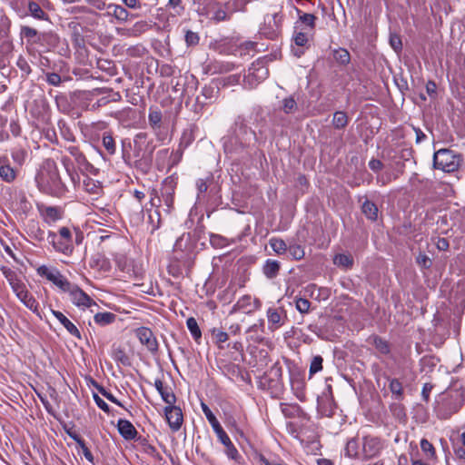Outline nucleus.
<instances>
[{
  "label": "nucleus",
  "mask_w": 465,
  "mask_h": 465,
  "mask_svg": "<svg viewBox=\"0 0 465 465\" xmlns=\"http://www.w3.org/2000/svg\"><path fill=\"white\" fill-rule=\"evenodd\" d=\"M384 448L383 439L368 434L361 438L348 440L343 451L347 458L365 460L379 457Z\"/></svg>",
  "instance_id": "obj_1"
},
{
  "label": "nucleus",
  "mask_w": 465,
  "mask_h": 465,
  "mask_svg": "<svg viewBox=\"0 0 465 465\" xmlns=\"http://www.w3.org/2000/svg\"><path fill=\"white\" fill-rule=\"evenodd\" d=\"M255 141V132L245 124L243 118L239 116L235 121V130L233 134L223 137V144L224 152L232 154L250 146Z\"/></svg>",
  "instance_id": "obj_2"
},
{
  "label": "nucleus",
  "mask_w": 465,
  "mask_h": 465,
  "mask_svg": "<svg viewBox=\"0 0 465 465\" xmlns=\"http://www.w3.org/2000/svg\"><path fill=\"white\" fill-rule=\"evenodd\" d=\"M35 182L39 190L45 193L60 197L65 193V186L53 163L48 162L41 167L35 176Z\"/></svg>",
  "instance_id": "obj_3"
},
{
  "label": "nucleus",
  "mask_w": 465,
  "mask_h": 465,
  "mask_svg": "<svg viewBox=\"0 0 465 465\" xmlns=\"http://www.w3.org/2000/svg\"><path fill=\"white\" fill-rule=\"evenodd\" d=\"M47 240L55 252L70 256L74 252L73 231L63 226L57 232L49 231Z\"/></svg>",
  "instance_id": "obj_4"
},
{
  "label": "nucleus",
  "mask_w": 465,
  "mask_h": 465,
  "mask_svg": "<svg viewBox=\"0 0 465 465\" xmlns=\"http://www.w3.org/2000/svg\"><path fill=\"white\" fill-rule=\"evenodd\" d=\"M460 162V155L450 149H440L433 155V164L435 168L446 173L456 171Z\"/></svg>",
  "instance_id": "obj_5"
},
{
  "label": "nucleus",
  "mask_w": 465,
  "mask_h": 465,
  "mask_svg": "<svg viewBox=\"0 0 465 465\" xmlns=\"http://www.w3.org/2000/svg\"><path fill=\"white\" fill-rule=\"evenodd\" d=\"M269 75V70L262 61H256L252 64L243 77L245 88H255L260 83L264 81Z\"/></svg>",
  "instance_id": "obj_6"
},
{
  "label": "nucleus",
  "mask_w": 465,
  "mask_h": 465,
  "mask_svg": "<svg viewBox=\"0 0 465 465\" xmlns=\"http://www.w3.org/2000/svg\"><path fill=\"white\" fill-rule=\"evenodd\" d=\"M37 274L41 277L45 278L47 281L53 282L60 291L66 292L70 286L73 284L70 282L61 272L54 267H48L46 265H41L37 268Z\"/></svg>",
  "instance_id": "obj_7"
},
{
  "label": "nucleus",
  "mask_w": 465,
  "mask_h": 465,
  "mask_svg": "<svg viewBox=\"0 0 465 465\" xmlns=\"http://www.w3.org/2000/svg\"><path fill=\"white\" fill-rule=\"evenodd\" d=\"M282 15L280 13L267 14L260 27V34L269 39L275 38L282 25Z\"/></svg>",
  "instance_id": "obj_8"
},
{
  "label": "nucleus",
  "mask_w": 465,
  "mask_h": 465,
  "mask_svg": "<svg viewBox=\"0 0 465 465\" xmlns=\"http://www.w3.org/2000/svg\"><path fill=\"white\" fill-rule=\"evenodd\" d=\"M66 293L69 294L71 302L79 308H89L95 304L91 297L82 289H80L76 284L73 283L69 290L66 291Z\"/></svg>",
  "instance_id": "obj_9"
},
{
  "label": "nucleus",
  "mask_w": 465,
  "mask_h": 465,
  "mask_svg": "<svg viewBox=\"0 0 465 465\" xmlns=\"http://www.w3.org/2000/svg\"><path fill=\"white\" fill-rule=\"evenodd\" d=\"M40 216L45 223L53 225L63 218L64 211L58 206H48L44 203L37 204Z\"/></svg>",
  "instance_id": "obj_10"
},
{
  "label": "nucleus",
  "mask_w": 465,
  "mask_h": 465,
  "mask_svg": "<svg viewBox=\"0 0 465 465\" xmlns=\"http://www.w3.org/2000/svg\"><path fill=\"white\" fill-rule=\"evenodd\" d=\"M135 335L140 341V342L146 346L148 351L151 352H155L158 351V342L153 335V331L146 327H140L136 329Z\"/></svg>",
  "instance_id": "obj_11"
},
{
  "label": "nucleus",
  "mask_w": 465,
  "mask_h": 465,
  "mask_svg": "<svg viewBox=\"0 0 465 465\" xmlns=\"http://www.w3.org/2000/svg\"><path fill=\"white\" fill-rule=\"evenodd\" d=\"M164 413L171 430L173 431L179 430L183 420L182 410L179 407L169 404V406L165 407Z\"/></svg>",
  "instance_id": "obj_12"
},
{
  "label": "nucleus",
  "mask_w": 465,
  "mask_h": 465,
  "mask_svg": "<svg viewBox=\"0 0 465 465\" xmlns=\"http://www.w3.org/2000/svg\"><path fill=\"white\" fill-rule=\"evenodd\" d=\"M260 308L261 302L259 300L255 299L252 301V297L250 295H244L241 297L233 305L232 312L242 311L244 313H251L255 310H259Z\"/></svg>",
  "instance_id": "obj_13"
},
{
  "label": "nucleus",
  "mask_w": 465,
  "mask_h": 465,
  "mask_svg": "<svg viewBox=\"0 0 465 465\" xmlns=\"http://www.w3.org/2000/svg\"><path fill=\"white\" fill-rule=\"evenodd\" d=\"M162 120L163 115L161 111L151 107L149 109L148 122L158 140H163V134L162 133Z\"/></svg>",
  "instance_id": "obj_14"
},
{
  "label": "nucleus",
  "mask_w": 465,
  "mask_h": 465,
  "mask_svg": "<svg viewBox=\"0 0 465 465\" xmlns=\"http://www.w3.org/2000/svg\"><path fill=\"white\" fill-rule=\"evenodd\" d=\"M217 438L222 442V444L225 447V453L227 457L231 460L237 461L240 459V454L237 449L232 444L231 439L227 435V433L223 429L222 430L216 433Z\"/></svg>",
  "instance_id": "obj_15"
},
{
  "label": "nucleus",
  "mask_w": 465,
  "mask_h": 465,
  "mask_svg": "<svg viewBox=\"0 0 465 465\" xmlns=\"http://www.w3.org/2000/svg\"><path fill=\"white\" fill-rule=\"evenodd\" d=\"M2 272L15 294L25 289V283H23L21 280L18 279L15 271L10 268L3 267Z\"/></svg>",
  "instance_id": "obj_16"
},
{
  "label": "nucleus",
  "mask_w": 465,
  "mask_h": 465,
  "mask_svg": "<svg viewBox=\"0 0 465 465\" xmlns=\"http://www.w3.org/2000/svg\"><path fill=\"white\" fill-rule=\"evenodd\" d=\"M15 295L26 308H28L30 311L35 313L38 317L42 318L40 312L38 310L39 304L37 301L28 292L26 288Z\"/></svg>",
  "instance_id": "obj_17"
},
{
  "label": "nucleus",
  "mask_w": 465,
  "mask_h": 465,
  "mask_svg": "<svg viewBox=\"0 0 465 465\" xmlns=\"http://www.w3.org/2000/svg\"><path fill=\"white\" fill-rule=\"evenodd\" d=\"M118 431L127 440H134L137 435L134 426L127 420L120 419L117 422Z\"/></svg>",
  "instance_id": "obj_18"
},
{
  "label": "nucleus",
  "mask_w": 465,
  "mask_h": 465,
  "mask_svg": "<svg viewBox=\"0 0 465 465\" xmlns=\"http://www.w3.org/2000/svg\"><path fill=\"white\" fill-rule=\"evenodd\" d=\"M51 312L71 335L78 339H81V334L77 327L69 319H67L61 312L51 309Z\"/></svg>",
  "instance_id": "obj_19"
},
{
  "label": "nucleus",
  "mask_w": 465,
  "mask_h": 465,
  "mask_svg": "<svg viewBox=\"0 0 465 465\" xmlns=\"http://www.w3.org/2000/svg\"><path fill=\"white\" fill-rule=\"evenodd\" d=\"M28 15L37 20L47 21L48 15L43 10L40 5L35 1H28L26 3Z\"/></svg>",
  "instance_id": "obj_20"
},
{
  "label": "nucleus",
  "mask_w": 465,
  "mask_h": 465,
  "mask_svg": "<svg viewBox=\"0 0 465 465\" xmlns=\"http://www.w3.org/2000/svg\"><path fill=\"white\" fill-rule=\"evenodd\" d=\"M154 387L157 391L160 393L163 401L167 404H173L175 401V395L172 392V391L163 386V382L160 379H156L154 381Z\"/></svg>",
  "instance_id": "obj_21"
},
{
  "label": "nucleus",
  "mask_w": 465,
  "mask_h": 465,
  "mask_svg": "<svg viewBox=\"0 0 465 465\" xmlns=\"http://www.w3.org/2000/svg\"><path fill=\"white\" fill-rule=\"evenodd\" d=\"M26 233L31 239L36 242H43L45 240V231L42 230L38 223L35 221H30L27 223Z\"/></svg>",
  "instance_id": "obj_22"
},
{
  "label": "nucleus",
  "mask_w": 465,
  "mask_h": 465,
  "mask_svg": "<svg viewBox=\"0 0 465 465\" xmlns=\"http://www.w3.org/2000/svg\"><path fill=\"white\" fill-rule=\"evenodd\" d=\"M161 201H163L166 206L165 213H170L173 205V192H163L162 198H157V203L155 202V198H151V205L158 208L159 203H161Z\"/></svg>",
  "instance_id": "obj_23"
},
{
  "label": "nucleus",
  "mask_w": 465,
  "mask_h": 465,
  "mask_svg": "<svg viewBox=\"0 0 465 465\" xmlns=\"http://www.w3.org/2000/svg\"><path fill=\"white\" fill-rule=\"evenodd\" d=\"M107 14L114 16L120 22H126L129 17L128 11L124 7L118 5H109L107 6Z\"/></svg>",
  "instance_id": "obj_24"
},
{
  "label": "nucleus",
  "mask_w": 465,
  "mask_h": 465,
  "mask_svg": "<svg viewBox=\"0 0 465 465\" xmlns=\"http://www.w3.org/2000/svg\"><path fill=\"white\" fill-rule=\"evenodd\" d=\"M263 331V320L261 321L259 324L255 323L250 326L246 332L249 333L248 339L252 341L253 342L260 343L262 341L263 338L262 336V332Z\"/></svg>",
  "instance_id": "obj_25"
},
{
  "label": "nucleus",
  "mask_w": 465,
  "mask_h": 465,
  "mask_svg": "<svg viewBox=\"0 0 465 465\" xmlns=\"http://www.w3.org/2000/svg\"><path fill=\"white\" fill-rule=\"evenodd\" d=\"M201 406H202L203 412L204 413L207 420L211 424L215 434L218 431L222 430H223L222 425L220 424V422L218 421V420L216 419V417L213 413V411L210 410V408L203 402H202Z\"/></svg>",
  "instance_id": "obj_26"
},
{
  "label": "nucleus",
  "mask_w": 465,
  "mask_h": 465,
  "mask_svg": "<svg viewBox=\"0 0 465 465\" xmlns=\"http://www.w3.org/2000/svg\"><path fill=\"white\" fill-rule=\"evenodd\" d=\"M306 28H300L299 24H295L293 40L296 45L302 47L308 42V33Z\"/></svg>",
  "instance_id": "obj_27"
},
{
  "label": "nucleus",
  "mask_w": 465,
  "mask_h": 465,
  "mask_svg": "<svg viewBox=\"0 0 465 465\" xmlns=\"http://www.w3.org/2000/svg\"><path fill=\"white\" fill-rule=\"evenodd\" d=\"M361 211L364 215L371 221H376L378 218V207L375 203L369 200L362 203Z\"/></svg>",
  "instance_id": "obj_28"
},
{
  "label": "nucleus",
  "mask_w": 465,
  "mask_h": 465,
  "mask_svg": "<svg viewBox=\"0 0 465 465\" xmlns=\"http://www.w3.org/2000/svg\"><path fill=\"white\" fill-rule=\"evenodd\" d=\"M116 319V315L112 312H98L94 316V321L95 323L105 326L112 322H114Z\"/></svg>",
  "instance_id": "obj_29"
},
{
  "label": "nucleus",
  "mask_w": 465,
  "mask_h": 465,
  "mask_svg": "<svg viewBox=\"0 0 465 465\" xmlns=\"http://www.w3.org/2000/svg\"><path fill=\"white\" fill-rule=\"evenodd\" d=\"M212 336L214 342L220 349H224L223 343L229 339V334L221 329L213 328L212 331Z\"/></svg>",
  "instance_id": "obj_30"
},
{
  "label": "nucleus",
  "mask_w": 465,
  "mask_h": 465,
  "mask_svg": "<svg viewBox=\"0 0 465 465\" xmlns=\"http://www.w3.org/2000/svg\"><path fill=\"white\" fill-rule=\"evenodd\" d=\"M315 19L316 17L312 14H303L296 24L300 25V28H306V30L312 31L315 25Z\"/></svg>",
  "instance_id": "obj_31"
},
{
  "label": "nucleus",
  "mask_w": 465,
  "mask_h": 465,
  "mask_svg": "<svg viewBox=\"0 0 465 465\" xmlns=\"http://www.w3.org/2000/svg\"><path fill=\"white\" fill-rule=\"evenodd\" d=\"M0 177L6 183H12L16 177V172L8 164L0 166Z\"/></svg>",
  "instance_id": "obj_32"
},
{
  "label": "nucleus",
  "mask_w": 465,
  "mask_h": 465,
  "mask_svg": "<svg viewBox=\"0 0 465 465\" xmlns=\"http://www.w3.org/2000/svg\"><path fill=\"white\" fill-rule=\"evenodd\" d=\"M150 25L145 21L136 22L130 29H128V35L130 36H138L148 31Z\"/></svg>",
  "instance_id": "obj_33"
},
{
  "label": "nucleus",
  "mask_w": 465,
  "mask_h": 465,
  "mask_svg": "<svg viewBox=\"0 0 465 465\" xmlns=\"http://www.w3.org/2000/svg\"><path fill=\"white\" fill-rule=\"evenodd\" d=\"M332 124L335 129H343L348 124V116L342 111H337L333 114Z\"/></svg>",
  "instance_id": "obj_34"
},
{
  "label": "nucleus",
  "mask_w": 465,
  "mask_h": 465,
  "mask_svg": "<svg viewBox=\"0 0 465 465\" xmlns=\"http://www.w3.org/2000/svg\"><path fill=\"white\" fill-rule=\"evenodd\" d=\"M68 151L79 165L85 166L86 169L88 167H92L91 164L87 162L85 156L83 154L82 152H80V150L77 147L70 146L68 148Z\"/></svg>",
  "instance_id": "obj_35"
},
{
  "label": "nucleus",
  "mask_w": 465,
  "mask_h": 465,
  "mask_svg": "<svg viewBox=\"0 0 465 465\" xmlns=\"http://www.w3.org/2000/svg\"><path fill=\"white\" fill-rule=\"evenodd\" d=\"M186 325L193 338L196 341H198L202 337V331L198 326L196 320L193 317L188 318L186 321Z\"/></svg>",
  "instance_id": "obj_36"
},
{
  "label": "nucleus",
  "mask_w": 465,
  "mask_h": 465,
  "mask_svg": "<svg viewBox=\"0 0 465 465\" xmlns=\"http://www.w3.org/2000/svg\"><path fill=\"white\" fill-rule=\"evenodd\" d=\"M353 260L351 255L337 254L333 258V263L339 267L350 268L352 265Z\"/></svg>",
  "instance_id": "obj_37"
},
{
  "label": "nucleus",
  "mask_w": 465,
  "mask_h": 465,
  "mask_svg": "<svg viewBox=\"0 0 465 465\" xmlns=\"http://www.w3.org/2000/svg\"><path fill=\"white\" fill-rule=\"evenodd\" d=\"M281 108L285 114H292L297 110L298 105L292 96H288L282 101Z\"/></svg>",
  "instance_id": "obj_38"
},
{
  "label": "nucleus",
  "mask_w": 465,
  "mask_h": 465,
  "mask_svg": "<svg viewBox=\"0 0 465 465\" xmlns=\"http://www.w3.org/2000/svg\"><path fill=\"white\" fill-rule=\"evenodd\" d=\"M279 263L275 261L268 260L263 267L264 274L269 277H274L279 271Z\"/></svg>",
  "instance_id": "obj_39"
},
{
  "label": "nucleus",
  "mask_w": 465,
  "mask_h": 465,
  "mask_svg": "<svg viewBox=\"0 0 465 465\" xmlns=\"http://www.w3.org/2000/svg\"><path fill=\"white\" fill-rule=\"evenodd\" d=\"M373 344L376 350L381 354H389L391 351L390 345L387 341L380 337H374Z\"/></svg>",
  "instance_id": "obj_40"
},
{
  "label": "nucleus",
  "mask_w": 465,
  "mask_h": 465,
  "mask_svg": "<svg viewBox=\"0 0 465 465\" xmlns=\"http://www.w3.org/2000/svg\"><path fill=\"white\" fill-rule=\"evenodd\" d=\"M103 145L106 149L109 154L113 155L115 153L116 146L113 136L109 134H104L103 135Z\"/></svg>",
  "instance_id": "obj_41"
},
{
  "label": "nucleus",
  "mask_w": 465,
  "mask_h": 465,
  "mask_svg": "<svg viewBox=\"0 0 465 465\" xmlns=\"http://www.w3.org/2000/svg\"><path fill=\"white\" fill-rule=\"evenodd\" d=\"M270 245L272 248V250L278 254L286 252L288 249L285 242L278 238H272L270 240Z\"/></svg>",
  "instance_id": "obj_42"
},
{
  "label": "nucleus",
  "mask_w": 465,
  "mask_h": 465,
  "mask_svg": "<svg viewBox=\"0 0 465 465\" xmlns=\"http://www.w3.org/2000/svg\"><path fill=\"white\" fill-rule=\"evenodd\" d=\"M334 58L341 64H347L351 60L350 53L343 48H340L334 52Z\"/></svg>",
  "instance_id": "obj_43"
},
{
  "label": "nucleus",
  "mask_w": 465,
  "mask_h": 465,
  "mask_svg": "<svg viewBox=\"0 0 465 465\" xmlns=\"http://www.w3.org/2000/svg\"><path fill=\"white\" fill-rule=\"evenodd\" d=\"M288 253L295 260H301L304 257V250L299 244H292L287 249Z\"/></svg>",
  "instance_id": "obj_44"
},
{
  "label": "nucleus",
  "mask_w": 465,
  "mask_h": 465,
  "mask_svg": "<svg viewBox=\"0 0 465 465\" xmlns=\"http://www.w3.org/2000/svg\"><path fill=\"white\" fill-rule=\"evenodd\" d=\"M210 242L213 247L223 248L229 245V241L218 234H212L210 237Z\"/></svg>",
  "instance_id": "obj_45"
},
{
  "label": "nucleus",
  "mask_w": 465,
  "mask_h": 465,
  "mask_svg": "<svg viewBox=\"0 0 465 465\" xmlns=\"http://www.w3.org/2000/svg\"><path fill=\"white\" fill-rule=\"evenodd\" d=\"M322 358L320 355L314 356L311 361L310 365V375H313L322 369Z\"/></svg>",
  "instance_id": "obj_46"
},
{
  "label": "nucleus",
  "mask_w": 465,
  "mask_h": 465,
  "mask_svg": "<svg viewBox=\"0 0 465 465\" xmlns=\"http://www.w3.org/2000/svg\"><path fill=\"white\" fill-rule=\"evenodd\" d=\"M267 318L270 323L279 325L282 320L280 312L273 308H269L267 311Z\"/></svg>",
  "instance_id": "obj_47"
},
{
  "label": "nucleus",
  "mask_w": 465,
  "mask_h": 465,
  "mask_svg": "<svg viewBox=\"0 0 465 465\" xmlns=\"http://www.w3.org/2000/svg\"><path fill=\"white\" fill-rule=\"evenodd\" d=\"M420 448L421 450L428 455V457L432 458L435 455V449L433 445L426 439H422L420 440Z\"/></svg>",
  "instance_id": "obj_48"
},
{
  "label": "nucleus",
  "mask_w": 465,
  "mask_h": 465,
  "mask_svg": "<svg viewBox=\"0 0 465 465\" xmlns=\"http://www.w3.org/2000/svg\"><path fill=\"white\" fill-rule=\"evenodd\" d=\"M390 391L396 398H400L402 395V385L397 379H392L390 382Z\"/></svg>",
  "instance_id": "obj_49"
},
{
  "label": "nucleus",
  "mask_w": 465,
  "mask_h": 465,
  "mask_svg": "<svg viewBox=\"0 0 465 465\" xmlns=\"http://www.w3.org/2000/svg\"><path fill=\"white\" fill-rule=\"evenodd\" d=\"M398 179V174H391L390 173H384L377 176V183L381 185H386L392 180Z\"/></svg>",
  "instance_id": "obj_50"
},
{
  "label": "nucleus",
  "mask_w": 465,
  "mask_h": 465,
  "mask_svg": "<svg viewBox=\"0 0 465 465\" xmlns=\"http://www.w3.org/2000/svg\"><path fill=\"white\" fill-rule=\"evenodd\" d=\"M84 186L85 191L91 193H98L100 190V187L96 184V183L90 178L84 180Z\"/></svg>",
  "instance_id": "obj_51"
},
{
  "label": "nucleus",
  "mask_w": 465,
  "mask_h": 465,
  "mask_svg": "<svg viewBox=\"0 0 465 465\" xmlns=\"http://www.w3.org/2000/svg\"><path fill=\"white\" fill-rule=\"evenodd\" d=\"M311 303L307 299L300 298L296 301V309L301 313H306L310 310Z\"/></svg>",
  "instance_id": "obj_52"
},
{
  "label": "nucleus",
  "mask_w": 465,
  "mask_h": 465,
  "mask_svg": "<svg viewBox=\"0 0 465 465\" xmlns=\"http://www.w3.org/2000/svg\"><path fill=\"white\" fill-rule=\"evenodd\" d=\"M38 32L36 29L24 25L21 27V35L23 37L26 39H34L37 35Z\"/></svg>",
  "instance_id": "obj_53"
},
{
  "label": "nucleus",
  "mask_w": 465,
  "mask_h": 465,
  "mask_svg": "<svg viewBox=\"0 0 465 465\" xmlns=\"http://www.w3.org/2000/svg\"><path fill=\"white\" fill-rule=\"evenodd\" d=\"M78 443L79 445L81 446L82 450H83V453H84V456L85 457V459L89 461H93L94 460V457H93V454L91 453V451L89 450V449L85 446L84 440H82L81 439H78L77 437L75 436H72Z\"/></svg>",
  "instance_id": "obj_54"
},
{
  "label": "nucleus",
  "mask_w": 465,
  "mask_h": 465,
  "mask_svg": "<svg viewBox=\"0 0 465 465\" xmlns=\"http://www.w3.org/2000/svg\"><path fill=\"white\" fill-rule=\"evenodd\" d=\"M46 82L54 86H58L61 84V76L56 73H47Z\"/></svg>",
  "instance_id": "obj_55"
},
{
  "label": "nucleus",
  "mask_w": 465,
  "mask_h": 465,
  "mask_svg": "<svg viewBox=\"0 0 465 465\" xmlns=\"http://www.w3.org/2000/svg\"><path fill=\"white\" fill-rule=\"evenodd\" d=\"M390 44L394 51L399 52L401 50L402 43L401 38L396 35H391L390 36Z\"/></svg>",
  "instance_id": "obj_56"
},
{
  "label": "nucleus",
  "mask_w": 465,
  "mask_h": 465,
  "mask_svg": "<svg viewBox=\"0 0 465 465\" xmlns=\"http://www.w3.org/2000/svg\"><path fill=\"white\" fill-rule=\"evenodd\" d=\"M99 392L104 397H105L108 401H110L111 402H113L120 407H124L123 404L111 392L107 391L103 387L99 388Z\"/></svg>",
  "instance_id": "obj_57"
},
{
  "label": "nucleus",
  "mask_w": 465,
  "mask_h": 465,
  "mask_svg": "<svg viewBox=\"0 0 465 465\" xmlns=\"http://www.w3.org/2000/svg\"><path fill=\"white\" fill-rule=\"evenodd\" d=\"M94 398V402L96 403V405L101 409L103 410L104 412L106 413H110V408H109V405L102 399L100 398L97 394H94L93 396Z\"/></svg>",
  "instance_id": "obj_58"
},
{
  "label": "nucleus",
  "mask_w": 465,
  "mask_h": 465,
  "mask_svg": "<svg viewBox=\"0 0 465 465\" xmlns=\"http://www.w3.org/2000/svg\"><path fill=\"white\" fill-rule=\"evenodd\" d=\"M185 41L189 45H194L199 42V36L196 33L188 31L185 35Z\"/></svg>",
  "instance_id": "obj_59"
},
{
  "label": "nucleus",
  "mask_w": 465,
  "mask_h": 465,
  "mask_svg": "<svg viewBox=\"0 0 465 465\" xmlns=\"http://www.w3.org/2000/svg\"><path fill=\"white\" fill-rule=\"evenodd\" d=\"M26 156V153L24 150L18 149L12 153L13 159L18 163H22Z\"/></svg>",
  "instance_id": "obj_60"
},
{
  "label": "nucleus",
  "mask_w": 465,
  "mask_h": 465,
  "mask_svg": "<svg viewBox=\"0 0 465 465\" xmlns=\"http://www.w3.org/2000/svg\"><path fill=\"white\" fill-rule=\"evenodd\" d=\"M369 167L373 172H379L382 169L383 163L378 159H371L369 162Z\"/></svg>",
  "instance_id": "obj_61"
},
{
  "label": "nucleus",
  "mask_w": 465,
  "mask_h": 465,
  "mask_svg": "<svg viewBox=\"0 0 465 465\" xmlns=\"http://www.w3.org/2000/svg\"><path fill=\"white\" fill-rule=\"evenodd\" d=\"M196 187L198 190V197H200V194L204 193L208 189L207 183L203 179L197 180Z\"/></svg>",
  "instance_id": "obj_62"
},
{
  "label": "nucleus",
  "mask_w": 465,
  "mask_h": 465,
  "mask_svg": "<svg viewBox=\"0 0 465 465\" xmlns=\"http://www.w3.org/2000/svg\"><path fill=\"white\" fill-rule=\"evenodd\" d=\"M417 262L420 265L423 266L424 268H429L431 264V261L430 258H428L426 255H419L417 258Z\"/></svg>",
  "instance_id": "obj_63"
},
{
  "label": "nucleus",
  "mask_w": 465,
  "mask_h": 465,
  "mask_svg": "<svg viewBox=\"0 0 465 465\" xmlns=\"http://www.w3.org/2000/svg\"><path fill=\"white\" fill-rule=\"evenodd\" d=\"M13 8L16 12V14L19 15V17H21V18L28 15V13L26 12V10L24 7L20 6L18 5V3H15L13 5Z\"/></svg>",
  "instance_id": "obj_64"
}]
</instances>
